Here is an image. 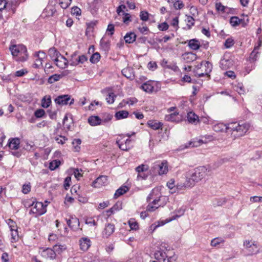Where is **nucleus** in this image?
<instances>
[{
  "label": "nucleus",
  "instance_id": "nucleus-28",
  "mask_svg": "<svg viewBox=\"0 0 262 262\" xmlns=\"http://www.w3.org/2000/svg\"><path fill=\"white\" fill-rule=\"evenodd\" d=\"M188 46L193 50H197L200 49L201 45L199 41L195 38L189 40Z\"/></svg>",
  "mask_w": 262,
  "mask_h": 262
},
{
  "label": "nucleus",
  "instance_id": "nucleus-11",
  "mask_svg": "<svg viewBox=\"0 0 262 262\" xmlns=\"http://www.w3.org/2000/svg\"><path fill=\"white\" fill-rule=\"evenodd\" d=\"M41 255L46 259H54L56 257V254L54 249L49 248L43 249L41 252Z\"/></svg>",
  "mask_w": 262,
  "mask_h": 262
},
{
  "label": "nucleus",
  "instance_id": "nucleus-46",
  "mask_svg": "<svg viewBox=\"0 0 262 262\" xmlns=\"http://www.w3.org/2000/svg\"><path fill=\"white\" fill-rule=\"evenodd\" d=\"M97 23L98 21L97 20H95L87 23V28L85 33L87 34L88 32H93L94 27L97 25Z\"/></svg>",
  "mask_w": 262,
  "mask_h": 262
},
{
  "label": "nucleus",
  "instance_id": "nucleus-43",
  "mask_svg": "<svg viewBox=\"0 0 262 262\" xmlns=\"http://www.w3.org/2000/svg\"><path fill=\"white\" fill-rule=\"evenodd\" d=\"M203 67L204 68V71H205L206 74H209L212 71V65L208 61H204Z\"/></svg>",
  "mask_w": 262,
  "mask_h": 262
},
{
  "label": "nucleus",
  "instance_id": "nucleus-49",
  "mask_svg": "<svg viewBox=\"0 0 262 262\" xmlns=\"http://www.w3.org/2000/svg\"><path fill=\"white\" fill-rule=\"evenodd\" d=\"M225 241L221 237H216L211 241L210 245L212 247H216L221 243H224Z\"/></svg>",
  "mask_w": 262,
  "mask_h": 262
},
{
  "label": "nucleus",
  "instance_id": "nucleus-47",
  "mask_svg": "<svg viewBox=\"0 0 262 262\" xmlns=\"http://www.w3.org/2000/svg\"><path fill=\"white\" fill-rule=\"evenodd\" d=\"M48 53L51 58L54 60V58H57V54H58V51L55 47H52L49 50Z\"/></svg>",
  "mask_w": 262,
  "mask_h": 262
},
{
  "label": "nucleus",
  "instance_id": "nucleus-19",
  "mask_svg": "<svg viewBox=\"0 0 262 262\" xmlns=\"http://www.w3.org/2000/svg\"><path fill=\"white\" fill-rule=\"evenodd\" d=\"M165 120L167 121L179 122L181 120V118L179 116V113L175 112L165 115Z\"/></svg>",
  "mask_w": 262,
  "mask_h": 262
},
{
  "label": "nucleus",
  "instance_id": "nucleus-13",
  "mask_svg": "<svg viewBox=\"0 0 262 262\" xmlns=\"http://www.w3.org/2000/svg\"><path fill=\"white\" fill-rule=\"evenodd\" d=\"M79 242L80 249L83 251H87L91 245V241L88 237H82Z\"/></svg>",
  "mask_w": 262,
  "mask_h": 262
},
{
  "label": "nucleus",
  "instance_id": "nucleus-33",
  "mask_svg": "<svg viewBox=\"0 0 262 262\" xmlns=\"http://www.w3.org/2000/svg\"><path fill=\"white\" fill-rule=\"evenodd\" d=\"M213 130L216 132H227L226 124L223 123H217L214 125L213 127Z\"/></svg>",
  "mask_w": 262,
  "mask_h": 262
},
{
  "label": "nucleus",
  "instance_id": "nucleus-42",
  "mask_svg": "<svg viewBox=\"0 0 262 262\" xmlns=\"http://www.w3.org/2000/svg\"><path fill=\"white\" fill-rule=\"evenodd\" d=\"M242 21V19H239L237 16H232L230 19V24L233 27L237 26Z\"/></svg>",
  "mask_w": 262,
  "mask_h": 262
},
{
  "label": "nucleus",
  "instance_id": "nucleus-44",
  "mask_svg": "<svg viewBox=\"0 0 262 262\" xmlns=\"http://www.w3.org/2000/svg\"><path fill=\"white\" fill-rule=\"evenodd\" d=\"M60 164L59 160H53L50 163L49 168L51 170H54L59 166Z\"/></svg>",
  "mask_w": 262,
  "mask_h": 262
},
{
  "label": "nucleus",
  "instance_id": "nucleus-63",
  "mask_svg": "<svg viewBox=\"0 0 262 262\" xmlns=\"http://www.w3.org/2000/svg\"><path fill=\"white\" fill-rule=\"evenodd\" d=\"M187 21L188 23L187 24L188 29H190L194 25V19L190 15L187 16Z\"/></svg>",
  "mask_w": 262,
  "mask_h": 262
},
{
  "label": "nucleus",
  "instance_id": "nucleus-30",
  "mask_svg": "<svg viewBox=\"0 0 262 262\" xmlns=\"http://www.w3.org/2000/svg\"><path fill=\"white\" fill-rule=\"evenodd\" d=\"M122 75L128 79H132L134 77L133 69L130 68L123 69L122 70Z\"/></svg>",
  "mask_w": 262,
  "mask_h": 262
},
{
  "label": "nucleus",
  "instance_id": "nucleus-18",
  "mask_svg": "<svg viewBox=\"0 0 262 262\" xmlns=\"http://www.w3.org/2000/svg\"><path fill=\"white\" fill-rule=\"evenodd\" d=\"M107 180L106 176H100L93 182L92 186L94 187H99L103 185L106 183Z\"/></svg>",
  "mask_w": 262,
  "mask_h": 262
},
{
  "label": "nucleus",
  "instance_id": "nucleus-41",
  "mask_svg": "<svg viewBox=\"0 0 262 262\" xmlns=\"http://www.w3.org/2000/svg\"><path fill=\"white\" fill-rule=\"evenodd\" d=\"M88 60V58L85 55H81L78 57V61L76 63L72 62L71 63V66H76L79 64H82L85 61Z\"/></svg>",
  "mask_w": 262,
  "mask_h": 262
},
{
  "label": "nucleus",
  "instance_id": "nucleus-48",
  "mask_svg": "<svg viewBox=\"0 0 262 262\" xmlns=\"http://www.w3.org/2000/svg\"><path fill=\"white\" fill-rule=\"evenodd\" d=\"M100 57V54L98 52H96L91 56L90 62L92 63H96L99 61Z\"/></svg>",
  "mask_w": 262,
  "mask_h": 262
},
{
  "label": "nucleus",
  "instance_id": "nucleus-8",
  "mask_svg": "<svg viewBox=\"0 0 262 262\" xmlns=\"http://www.w3.org/2000/svg\"><path fill=\"white\" fill-rule=\"evenodd\" d=\"M68 226L73 230H76L79 228V219L75 216H71L70 219H66Z\"/></svg>",
  "mask_w": 262,
  "mask_h": 262
},
{
  "label": "nucleus",
  "instance_id": "nucleus-4",
  "mask_svg": "<svg viewBox=\"0 0 262 262\" xmlns=\"http://www.w3.org/2000/svg\"><path fill=\"white\" fill-rule=\"evenodd\" d=\"M33 208L30 210V214H34L37 217L44 214L47 212V205H44L42 202H36L32 206Z\"/></svg>",
  "mask_w": 262,
  "mask_h": 262
},
{
  "label": "nucleus",
  "instance_id": "nucleus-24",
  "mask_svg": "<svg viewBox=\"0 0 262 262\" xmlns=\"http://www.w3.org/2000/svg\"><path fill=\"white\" fill-rule=\"evenodd\" d=\"M196 182L193 181V179H191V177L190 178H187L185 183H183V185H178L177 188L181 189L182 187L184 188H191L193 187Z\"/></svg>",
  "mask_w": 262,
  "mask_h": 262
},
{
  "label": "nucleus",
  "instance_id": "nucleus-39",
  "mask_svg": "<svg viewBox=\"0 0 262 262\" xmlns=\"http://www.w3.org/2000/svg\"><path fill=\"white\" fill-rule=\"evenodd\" d=\"M116 97L117 95H115L114 93L112 92H109L105 98L107 103L108 104H113Z\"/></svg>",
  "mask_w": 262,
  "mask_h": 262
},
{
  "label": "nucleus",
  "instance_id": "nucleus-54",
  "mask_svg": "<svg viewBox=\"0 0 262 262\" xmlns=\"http://www.w3.org/2000/svg\"><path fill=\"white\" fill-rule=\"evenodd\" d=\"M234 39H232L231 37H230V38H227L225 40V41L224 43V45L226 49H229V48H231V47H232L234 45Z\"/></svg>",
  "mask_w": 262,
  "mask_h": 262
},
{
  "label": "nucleus",
  "instance_id": "nucleus-14",
  "mask_svg": "<svg viewBox=\"0 0 262 262\" xmlns=\"http://www.w3.org/2000/svg\"><path fill=\"white\" fill-rule=\"evenodd\" d=\"M155 81L152 80H148L141 86V89L146 93H152L154 89Z\"/></svg>",
  "mask_w": 262,
  "mask_h": 262
},
{
  "label": "nucleus",
  "instance_id": "nucleus-27",
  "mask_svg": "<svg viewBox=\"0 0 262 262\" xmlns=\"http://www.w3.org/2000/svg\"><path fill=\"white\" fill-rule=\"evenodd\" d=\"M147 125L154 130H157L161 128L163 123L160 122H157L156 120H149L147 123Z\"/></svg>",
  "mask_w": 262,
  "mask_h": 262
},
{
  "label": "nucleus",
  "instance_id": "nucleus-21",
  "mask_svg": "<svg viewBox=\"0 0 262 262\" xmlns=\"http://www.w3.org/2000/svg\"><path fill=\"white\" fill-rule=\"evenodd\" d=\"M187 118L188 121L191 124H196L200 122L199 116L192 112H189L187 113Z\"/></svg>",
  "mask_w": 262,
  "mask_h": 262
},
{
  "label": "nucleus",
  "instance_id": "nucleus-62",
  "mask_svg": "<svg viewBox=\"0 0 262 262\" xmlns=\"http://www.w3.org/2000/svg\"><path fill=\"white\" fill-rule=\"evenodd\" d=\"M140 19L143 21H147L149 18V13L146 11H142L140 14Z\"/></svg>",
  "mask_w": 262,
  "mask_h": 262
},
{
  "label": "nucleus",
  "instance_id": "nucleus-29",
  "mask_svg": "<svg viewBox=\"0 0 262 262\" xmlns=\"http://www.w3.org/2000/svg\"><path fill=\"white\" fill-rule=\"evenodd\" d=\"M185 208L183 207L179 208V209L176 210V214L173 215L169 220H168L166 223H168L170 221L176 220V219L181 216L183 215L185 211Z\"/></svg>",
  "mask_w": 262,
  "mask_h": 262
},
{
  "label": "nucleus",
  "instance_id": "nucleus-6",
  "mask_svg": "<svg viewBox=\"0 0 262 262\" xmlns=\"http://www.w3.org/2000/svg\"><path fill=\"white\" fill-rule=\"evenodd\" d=\"M206 170V168L203 166L196 168L191 175V179L196 183L198 182L205 177Z\"/></svg>",
  "mask_w": 262,
  "mask_h": 262
},
{
  "label": "nucleus",
  "instance_id": "nucleus-56",
  "mask_svg": "<svg viewBox=\"0 0 262 262\" xmlns=\"http://www.w3.org/2000/svg\"><path fill=\"white\" fill-rule=\"evenodd\" d=\"M61 7L64 9H67L71 4L72 0H59Z\"/></svg>",
  "mask_w": 262,
  "mask_h": 262
},
{
  "label": "nucleus",
  "instance_id": "nucleus-32",
  "mask_svg": "<svg viewBox=\"0 0 262 262\" xmlns=\"http://www.w3.org/2000/svg\"><path fill=\"white\" fill-rule=\"evenodd\" d=\"M129 115L128 112L127 111H119L117 112L115 114V117L117 120H120L126 118Z\"/></svg>",
  "mask_w": 262,
  "mask_h": 262
},
{
  "label": "nucleus",
  "instance_id": "nucleus-64",
  "mask_svg": "<svg viewBox=\"0 0 262 262\" xmlns=\"http://www.w3.org/2000/svg\"><path fill=\"white\" fill-rule=\"evenodd\" d=\"M158 28L160 31H164L168 30L169 28V25L167 23L164 22L159 24L158 26Z\"/></svg>",
  "mask_w": 262,
  "mask_h": 262
},
{
  "label": "nucleus",
  "instance_id": "nucleus-7",
  "mask_svg": "<svg viewBox=\"0 0 262 262\" xmlns=\"http://www.w3.org/2000/svg\"><path fill=\"white\" fill-rule=\"evenodd\" d=\"M238 127L236 130V134L234 135L235 136L241 137L244 136L247 132L249 130L250 125L248 123L242 122L238 123Z\"/></svg>",
  "mask_w": 262,
  "mask_h": 262
},
{
  "label": "nucleus",
  "instance_id": "nucleus-51",
  "mask_svg": "<svg viewBox=\"0 0 262 262\" xmlns=\"http://www.w3.org/2000/svg\"><path fill=\"white\" fill-rule=\"evenodd\" d=\"M60 59H63L64 60L63 64H60L59 63H57L56 66L61 69H64V68H67L69 64V62H68L67 59L62 55H61V56H60Z\"/></svg>",
  "mask_w": 262,
  "mask_h": 262
},
{
  "label": "nucleus",
  "instance_id": "nucleus-50",
  "mask_svg": "<svg viewBox=\"0 0 262 262\" xmlns=\"http://www.w3.org/2000/svg\"><path fill=\"white\" fill-rule=\"evenodd\" d=\"M128 225L132 230H136L139 229L138 223L134 219H130L128 221Z\"/></svg>",
  "mask_w": 262,
  "mask_h": 262
},
{
  "label": "nucleus",
  "instance_id": "nucleus-22",
  "mask_svg": "<svg viewBox=\"0 0 262 262\" xmlns=\"http://www.w3.org/2000/svg\"><path fill=\"white\" fill-rule=\"evenodd\" d=\"M184 60L187 63H189L195 60L197 58L196 54L192 52H186L182 55Z\"/></svg>",
  "mask_w": 262,
  "mask_h": 262
},
{
  "label": "nucleus",
  "instance_id": "nucleus-45",
  "mask_svg": "<svg viewBox=\"0 0 262 262\" xmlns=\"http://www.w3.org/2000/svg\"><path fill=\"white\" fill-rule=\"evenodd\" d=\"M54 139L57 143L61 145L64 144L68 140V138L66 137L61 135H57L54 137Z\"/></svg>",
  "mask_w": 262,
  "mask_h": 262
},
{
  "label": "nucleus",
  "instance_id": "nucleus-59",
  "mask_svg": "<svg viewBox=\"0 0 262 262\" xmlns=\"http://www.w3.org/2000/svg\"><path fill=\"white\" fill-rule=\"evenodd\" d=\"M215 8L217 11H221L223 13L226 12V9H228L227 7L223 6L220 2L216 3Z\"/></svg>",
  "mask_w": 262,
  "mask_h": 262
},
{
  "label": "nucleus",
  "instance_id": "nucleus-1",
  "mask_svg": "<svg viewBox=\"0 0 262 262\" xmlns=\"http://www.w3.org/2000/svg\"><path fill=\"white\" fill-rule=\"evenodd\" d=\"M9 50L13 58L18 62H24L28 58L27 47L22 44L11 45Z\"/></svg>",
  "mask_w": 262,
  "mask_h": 262
},
{
  "label": "nucleus",
  "instance_id": "nucleus-53",
  "mask_svg": "<svg viewBox=\"0 0 262 262\" xmlns=\"http://www.w3.org/2000/svg\"><path fill=\"white\" fill-rule=\"evenodd\" d=\"M7 224L11 231L17 230V227L16 223L13 221L12 219H9L7 220Z\"/></svg>",
  "mask_w": 262,
  "mask_h": 262
},
{
  "label": "nucleus",
  "instance_id": "nucleus-17",
  "mask_svg": "<svg viewBox=\"0 0 262 262\" xmlns=\"http://www.w3.org/2000/svg\"><path fill=\"white\" fill-rule=\"evenodd\" d=\"M233 61L231 59H222L220 62V67L223 70H226L230 68L233 65Z\"/></svg>",
  "mask_w": 262,
  "mask_h": 262
},
{
  "label": "nucleus",
  "instance_id": "nucleus-10",
  "mask_svg": "<svg viewBox=\"0 0 262 262\" xmlns=\"http://www.w3.org/2000/svg\"><path fill=\"white\" fill-rule=\"evenodd\" d=\"M204 143L203 140L200 139H193L191 141L186 143L184 145L181 146V149L188 148L189 147H198Z\"/></svg>",
  "mask_w": 262,
  "mask_h": 262
},
{
  "label": "nucleus",
  "instance_id": "nucleus-5",
  "mask_svg": "<svg viewBox=\"0 0 262 262\" xmlns=\"http://www.w3.org/2000/svg\"><path fill=\"white\" fill-rule=\"evenodd\" d=\"M62 124L66 132L72 130L74 128V119L71 114H66L63 119Z\"/></svg>",
  "mask_w": 262,
  "mask_h": 262
},
{
  "label": "nucleus",
  "instance_id": "nucleus-36",
  "mask_svg": "<svg viewBox=\"0 0 262 262\" xmlns=\"http://www.w3.org/2000/svg\"><path fill=\"white\" fill-rule=\"evenodd\" d=\"M53 249H54L56 254H61L67 249L66 245L56 244L54 246Z\"/></svg>",
  "mask_w": 262,
  "mask_h": 262
},
{
  "label": "nucleus",
  "instance_id": "nucleus-35",
  "mask_svg": "<svg viewBox=\"0 0 262 262\" xmlns=\"http://www.w3.org/2000/svg\"><path fill=\"white\" fill-rule=\"evenodd\" d=\"M239 122H232L226 124L227 127V132L228 131H232V132H235L237 129V127H238V124Z\"/></svg>",
  "mask_w": 262,
  "mask_h": 262
},
{
  "label": "nucleus",
  "instance_id": "nucleus-57",
  "mask_svg": "<svg viewBox=\"0 0 262 262\" xmlns=\"http://www.w3.org/2000/svg\"><path fill=\"white\" fill-rule=\"evenodd\" d=\"M184 4L182 1H176L173 3V7L176 10H180L184 8Z\"/></svg>",
  "mask_w": 262,
  "mask_h": 262
},
{
  "label": "nucleus",
  "instance_id": "nucleus-37",
  "mask_svg": "<svg viewBox=\"0 0 262 262\" xmlns=\"http://www.w3.org/2000/svg\"><path fill=\"white\" fill-rule=\"evenodd\" d=\"M123 142V141H121V139H117L116 143L120 149L124 151L128 150L130 148V146H127Z\"/></svg>",
  "mask_w": 262,
  "mask_h": 262
},
{
  "label": "nucleus",
  "instance_id": "nucleus-25",
  "mask_svg": "<svg viewBox=\"0 0 262 262\" xmlns=\"http://www.w3.org/2000/svg\"><path fill=\"white\" fill-rule=\"evenodd\" d=\"M136 34L132 32H127L124 37V39L126 43H133L136 40Z\"/></svg>",
  "mask_w": 262,
  "mask_h": 262
},
{
  "label": "nucleus",
  "instance_id": "nucleus-2",
  "mask_svg": "<svg viewBox=\"0 0 262 262\" xmlns=\"http://www.w3.org/2000/svg\"><path fill=\"white\" fill-rule=\"evenodd\" d=\"M156 261L158 262H177V257L174 256L168 257L166 252L162 249L157 250L154 253Z\"/></svg>",
  "mask_w": 262,
  "mask_h": 262
},
{
  "label": "nucleus",
  "instance_id": "nucleus-16",
  "mask_svg": "<svg viewBox=\"0 0 262 262\" xmlns=\"http://www.w3.org/2000/svg\"><path fill=\"white\" fill-rule=\"evenodd\" d=\"M35 56L38 57V59H36V62L33 64V67L38 68L42 64V59L45 58L46 55L44 52L39 51L38 53H35Z\"/></svg>",
  "mask_w": 262,
  "mask_h": 262
},
{
  "label": "nucleus",
  "instance_id": "nucleus-55",
  "mask_svg": "<svg viewBox=\"0 0 262 262\" xmlns=\"http://www.w3.org/2000/svg\"><path fill=\"white\" fill-rule=\"evenodd\" d=\"M248 251L249 252L248 255L256 254L260 252L256 244H253V248L249 249Z\"/></svg>",
  "mask_w": 262,
  "mask_h": 262
},
{
  "label": "nucleus",
  "instance_id": "nucleus-20",
  "mask_svg": "<svg viewBox=\"0 0 262 262\" xmlns=\"http://www.w3.org/2000/svg\"><path fill=\"white\" fill-rule=\"evenodd\" d=\"M89 123L93 126L100 125L102 123L101 118L98 116H91L88 118Z\"/></svg>",
  "mask_w": 262,
  "mask_h": 262
},
{
  "label": "nucleus",
  "instance_id": "nucleus-3",
  "mask_svg": "<svg viewBox=\"0 0 262 262\" xmlns=\"http://www.w3.org/2000/svg\"><path fill=\"white\" fill-rule=\"evenodd\" d=\"M151 170L154 173H158L159 175H162L167 173L168 172V164L166 161L162 162H156L154 163L151 167Z\"/></svg>",
  "mask_w": 262,
  "mask_h": 262
},
{
  "label": "nucleus",
  "instance_id": "nucleus-58",
  "mask_svg": "<svg viewBox=\"0 0 262 262\" xmlns=\"http://www.w3.org/2000/svg\"><path fill=\"white\" fill-rule=\"evenodd\" d=\"M138 101V99L135 97H130L127 98V99L123 100V102H124L125 104H127L129 105H133L137 103Z\"/></svg>",
  "mask_w": 262,
  "mask_h": 262
},
{
  "label": "nucleus",
  "instance_id": "nucleus-61",
  "mask_svg": "<svg viewBox=\"0 0 262 262\" xmlns=\"http://www.w3.org/2000/svg\"><path fill=\"white\" fill-rule=\"evenodd\" d=\"M146 169H147L145 168V165L143 164L139 165L138 167H137L136 168V170L137 172L139 173L138 177H141L144 179H145V177H143V176H142L140 173L144 172V171L146 170Z\"/></svg>",
  "mask_w": 262,
  "mask_h": 262
},
{
  "label": "nucleus",
  "instance_id": "nucleus-40",
  "mask_svg": "<svg viewBox=\"0 0 262 262\" xmlns=\"http://www.w3.org/2000/svg\"><path fill=\"white\" fill-rule=\"evenodd\" d=\"M100 45L105 51H108L110 49V41L109 40L105 41L102 38L100 41Z\"/></svg>",
  "mask_w": 262,
  "mask_h": 262
},
{
  "label": "nucleus",
  "instance_id": "nucleus-12",
  "mask_svg": "<svg viewBox=\"0 0 262 262\" xmlns=\"http://www.w3.org/2000/svg\"><path fill=\"white\" fill-rule=\"evenodd\" d=\"M20 139L18 138H10L8 140L7 146H8L11 150H17L19 147Z\"/></svg>",
  "mask_w": 262,
  "mask_h": 262
},
{
  "label": "nucleus",
  "instance_id": "nucleus-9",
  "mask_svg": "<svg viewBox=\"0 0 262 262\" xmlns=\"http://www.w3.org/2000/svg\"><path fill=\"white\" fill-rule=\"evenodd\" d=\"M70 100V95L64 94L58 96L55 99V103L59 105H66L68 104Z\"/></svg>",
  "mask_w": 262,
  "mask_h": 262
},
{
  "label": "nucleus",
  "instance_id": "nucleus-26",
  "mask_svg": "<svg viewBox=\"0 0 262 262\" xmlns=\"http://www.w3.org/2000/svg\"><path fill=\"white\" fill-rule=\"evenodd\" d=\"M129 190V188L125 185H122L119 187L115 192L114 195V198L117 199L120 196L124 194Z\"/></svg>",
  "mask_w": 262,
  "mask_h": 262
},
{
  "label": "nucleus",
  "instance_id": "nucleus-34",
  "mask_svg": "<svg viewBox=\"0 0 262 262\" xmlns=\"http://www.w3.org/2000/svg\"><path fill=\"white\" fill-rule=\"evenodd\" d=\"M81 143V140L80 139H74L72 143L73 150L74 151L78 152L80 150V145Z\"/></svg>",
  "mask_w": 262,
  "mask_h": 262
},
{
  "label": "nucleus",
  "instance_id": "nucleus-23",
  "mask_svg": "<svg viewBox=\"0 0 262 262\" xmlns=\"http://www.w3.org/2000/svg\"><path fill=\"white\" fill-rule=\"evenodd\" d=\"M115 231V226L113 224L108 223L103 231V235L106 237H108L112 235Z\"/></svg>",
  "mask_w": 262,
  "mask_h": 262
},
{
  "label": "nucleus",
  "instance_id": "nucleus-52",
  "mask_svg": "<svg viewBox=\"0 0 262 262\" xmlns=\"http://www.w3.org/2000/svg\"><path fill=\"white\" fill-rule=\"evenodd\" d=\"M113 118V116L108 113H104L102 114L101 118L102 122L106 123L111 121Z\"/></svg>",
  "mask_w": 262,
  "mask_h": 262
},
{
  "label": "nucleus",
  "instance_id": "nucleus-60",
  "mask_svg": "<svg viewBox=\"0 0 262 262\" xmlns=\"http://www.w3.org/2000/svg\"><path fill=\"white\" fill-rule=\"evenodd\" d=\"M45 115V111L43 109H38L34 112V116L37 118H42Z\"/></svg>",
  "mask_w": 262,
  "mask_h": 262
},
{
  "label": "nucleus",
  "instance_id": "nucleus-15",
  "mask_svg": "<svg viewBox=\"0 0 262 262\" xmlns=\"http://www.w3.org/2000/svg\"><path fill=\"white\" fill-rule=\"evenodd\" d=\"M261 45V42L260 41L258 45L257 46L254 47V50L252 51V52L250 54L249 59L251 62H254L257 60L258 55L259 54L258 50L259 49Z\"/></svg>",
  "mask_w": 262,
  "mask_h": 262
},
{
  "label": "nucleus",
  "instance_id": "nucleus-31",
  "mask_svg": "<svg viewBox=\"0 0 262 262\" xmlns=\"http://www.w3.org/2000/svg\"><path fill=\"white\" fill-rule=\"evenodd\" d=\"M51 102V97L50 95H46L41 100V106L43 108H48Z\"/></svg>",
  "mask_w": 262,
  "mask_h": 262
},
{
  "label": "nucleus",
  "instance_id": "nucleus-38",
  "mask_svg": "<svg viewBox=\"0 0 262 262\" xmlns=\"http://www.w3.org/2000/svg\"><path fill=\"white\" fill-rule=\"evenodd\" d=\"M62 76L63 75H59L57 74L52 75L49 77L48 82L50 84L53 83L55 82L58 81L60 79V78H61L62 77Z\"/></svg>",
  "mask_w": 262,
  "mask_h": 262
}]
</instances>
